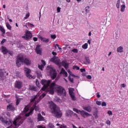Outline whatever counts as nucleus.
Instances as JSON below:
<instances>
[{
    "mask_svg": "<svg viewBox=\"0 0 128 128\" xmlns=\"http://www.w3.org/2000/svg\"><path fill=\"white\" fill-rule=\"evenodd\" d=\"M48 86H46V85H44V86H42V90L43 92H44V90H46V88H48Z\"/></svg>",
    "mask_w": 128,
    "mask_h": 128,
    "instance_id": "28",
    "label": "nucleus"
},
{
    "mask_svg": "<svg viewBox=\"0 0 128 128\" xmlns=\"http://www.w3.org/2000/svg\"><path fill=\"white\" fill-rule=\"evenodd\" d=\"M56 58H58L54 56L51 58L50 60L51 62H55V64H57V66H60V64H62V63L60 62V59L57 60Z\"/></svg>",
    "mask_w": 128,
    "mask_h": 128,
    "instance_id": "10",
    "label": "nucleus"
},
{
    "mask_svg": "<svg viewBox=\"0 0 128 128\" xmlns=\"http://www.w3.org/2000/svg\"><path fill=\"white\" fill-rule=\"evenodd\" d=\"M64 66L66 70L68 68V63L66 62V64L64 66Z\"/></svg>",
    "mask_w": 128,
    "mask_h": 128,
    "instance_id": "38",
    "label": "nucleus"
},
{
    "mask_svg": "<svg viewBox=\"0 0 128 128\" xmlns=\"http://www.w3.org/2000/svg\"><path fill=\"white\" fill-rule=\"evenodd\" d=\"M106 124H108V126H110V120H108L106 121Z\"/></svg>",
    "mask_w": 128,
    "mask_h": 128,
    "instance_id": "55",
    "label": "nucleus"
},
{
    "mask_svg": "<svg viewBox=\"0 0 128 128\" xmlns=\"http://www.w3.org/2000/svg\"><path fill=\"white\" fill-rule=\"evenodd\" d=\"M10 94H8V95L4 94L3 95V97H4L5 98H10Z\"/></svg>",
    "mask_w": 128,
    "mask_h": 128,
    "instance_id": "48",
    "label": "nucleus"
},
{
    "mask_svg": "<svg viewBox=\"0 0 128 128\" xmlns=\"http://www.w3.org/2000/svg\"><path fill=\"white\" fill-rule=\"evenodd\" d=\"M28 26H30V28H34V25L29 22L28 23Z\"/></svg>",
    "mask_w": 128,
    "mask_h": 128,
    "instance_id": "39",
    "label": "nucleus"
},
{
    "mask_svg": "<svg viewBox=\"0 0 128 128\" xmlns=\"http://www.w3.org/2000/svg\"><path fill=\"white\" fill-rule=\"evenodd\" d=\"M38 78H42V73H37Z\"/></svg>",
    "mask_w": 128,
    "mask_h": 128,
    "instance_id": "59",
    "label": "nucleus"
},
{
    "mask_svg": "<svg viewBox=\"0 0 128 128\" xmlns=\"http://www.w3.org/2000/svg\"><path fill=\"white\" fill-rule=\"evenodd\" d=\"M41 84H42V86H50V83L52 82L50 80H48V81L46 80H41Z\"/></svg>",
    "mask_w": 128,
    "mask_h": 128,
    "instance_id": "13",
    "label": "nucleus"
},
{
    "mask_svg": "<svg viewBox=\"0 0 128 128\" xmlns=\"http://www.w3.org/2000/svg\"><path fill=\"white\" fill-rule=\"evenodd\" d=\"M20 62H23L24 64L26 66H30L32 64V60H30V58L24 57V56H18L17 60H16V64L18 68L20 66Z\"/></svg>",
    "mask_w": 128,
    "mask_h": 128,
    "instance_id": "3",
    "label": "nucleus"
},
{
    "mask_svg": "<svg viewBox=\"0 0 128 128\" xmlns=\"http://www.w3.org/2000/svg\"><path fill=\"white\" fill-rule=\"evenodd\" d=\"M60 10H62V8L60 7L57 8V12H60Z\"/></svg>",
    "mask_w": 128,
    "mask_h": 128,
    "instance_id": "54",
    "label": "nucleus"
},
{
    "mask_svg": "<svg viewBox=\"0 0 128 128\" xmlns=\"http://www.w3.org/2000/svg\"><path fill=\"white\" fill-rule=\"evenodd\" d=\"M38 68H40V70H42V68H44V66L42 64L41 65H38Z\"/></svg>",
    "mask_w": 128,
    "mask_h": 128,
    "instance_id": "33",
    "label": "nucleus"
},
{
    "mask_svg": "<svg viewBox=\"0 0 128 128\" xmlns=\"http://www.w3.org/2000/svg\"><path fill=\"white\" fill-rule=\"evenodd\" d=\"M6 26L8 30H12V26L8 22L6 23Z\"/></svg>",
    "mask_w": 128,
    "mask_h": 128,
    "instance_id": "26",
    "label": "nucleus"
},
{
    "mask_svg": "<svg viewBox=\"0 0 128 128\" xmlns=\"http://www.w3.org/2000/svg\"><path fill=\"white\" fill-rule=\"evenodd\" d=\"M70 97L72 98L73 100H76V96H74V94L72 95H71Z\"/></svg>",
    "mask_w": 128,
    "mask_h": 128,
    "instance_id": "41",
    "label": "nucleus"
},
{
    "mask_svg": "<svg viewBox=\"0 0 128 128\" xmlns=\"http://www.w3.org/2000/svg\"><path fill=\"white\" fill-rule=\"evenodd\" d=\"M29 90H34L35 92H38V88H36V87L34 86H30Z\"/></svg>",
    "mask_w": 128,
    "mask_h": 128,
    "instance_id": "21",
    "label": "nucleus"
},
{
    "mask_svg": "<svg viewBox=\"0 0 128 128\" xmlns=\"http://www.w3.org/2000/svg\"><path fill=\"white\" fill-rule=\"evenodd\" d=\"M73 70H80V67L76 66H73Z\"/></svg>",
    "mask_w": 128,
    "mask_h": 128,
    "instance_id": "36",
    "label": "nucleus"
},
{
    "mask_svg": "<svg viewBox=\"0 0 128 128\" xmlns=\"http://www.w3.org/2000/svg\"><path fill=\"white\" fill-rule=\"evenodd\" d=\"M51 38H52L53 40H54L56 38V34L51 35Z\"/></svg>",
    "mask_w": 128,
    "mask_h": 128,
    "instance_id": "44",
    "label": "nucleus"
},
{
    "mask_svg": "<svg viewBox=\"0 0 128 128\" xmlns=\"http://www.w3.org/2000/svg\"><path fill=\"white\" fill-rule=\"evenodd\" d=\"M15 88L20 90L22 88V82L20 80H16L15 82Z\"/></svg>",
    "mask_w": 128,
    "mask_h": 128,
    "instance_id": "9",
    "label": "nucleus"
},
{
    "mask_svg": "<svg viewBox=\"0 0 128 128\" xmlns=\"http://www.w3.org/2000/svg\"><path fill=\"white\" fill-rule=\"evenodd\" d=\"M33 40H34V42H38V38H36V37H34V38H33Z\"/></svg>",
    "mask_w": 128,
    "mask_h": 128,
    "instance_id": "58",
    "label": "nucleus"
},
{
    "mask_svg": "<svg viewBox=\"0 0 128 128\" xmlns=\"http://www.w3.org/2000/svg\"><path fill=\"white\" fill-rule=\"evenodd\" d=\"M102 106H106V102H102Z\"/></svg>",
    "mask_w": 128,
    "mask_h": 128,
    "instance_id": "52",
    "label": "nucleus"
},
{
    "mask_svg": "<svg viewBox=\"0 0 128 128\" xmlns=\"http://www.w3.org/2000/svg\"><path fill=\"white\" fill-rule=\"evenodd\" d=\"M80 114L83 118H86V116L88 117V116H91L90 114H88V112L84 110H82L80 112Z\"/></svg>",
    "mask_w": 128,
    "mask_h": 128,
    "instance_id": "14",
    "label": "nucleus"
},
{
    "mask_svg": "<svg viewBox=\"0 0 128 128\" xmlns=\"http://www.w3.org/2000/svg\"><path fill=\"white\" fill-rule=\"evenodd\" d=\"M36 85L37 86H38V88H40V82H38V80H36Z\"/></svg>",
    "mask_w": 128,
    "mask_h": 128,
    "instance_id": "31",
    "label": "nucleus"
},
{
    "mask_svg": "<svg viewBox=\"0 0 128 128\" xmlns=\"http://www.w3.org/2000/svg\"><path fill=\"white\" fill-rule=\"evenodd\" d=\"M24 122V119L22 118H16L13 124H14L15 128L17 126H20V124H22Z\"/></svg>",
    "mask_w": 128,
    "mask_h": 128,
    "instance_id": "7",
    "label": "nucleus"
},
{
    "mask_svg": "<svg viewBox=\"0 0 128 128\" xmlns=\"http://www.w3.org/2000/svg\"><path fill=\"white\" fill-rule=\"evenodd\" d=\"M20 99H16V106H18L20 104Z\"/></svg>",
    "mask_w": 128,
    "mask_h": 128,
    "instance_id": "34",
    "label": "nucleus"
},
{
    "mask_svg": "<svg viewBox=\"0 0 128 128\" xmlns=\"http://www.w3.org/2000/svg\"><path fill=\"white\" fill-rule=\"evenodd\" d=\"M41 62H42V66H46V62H44V60H42Z\"/></svg>",
    "mask_w": 128,
    "mask_h": 128,
    "instance_id": "53",
    "label": "nucleus"
},
{
    "mask_svg": "<svg viewBox=\"0 0 128 128\" xmlns=\"http://www.w3.org/2000/svg\"><path fill=\"white\" fill-rule=\"evenodd\" d=\"M48 128H54V124H52L50 123Z\"/></svg>",
    "mask_w": 128,
    "mask_h": 128,
    "instance_id": "45",
    "label": "nucleus"
},
{
    "mask_svg": "<svg viewBox=\"0 0 128 128\" xmlns=\"http://www.w3.org/2000/svg\"><path fill=\"white\" fill-rule=\"evenodd\" d=\"M69 94L70 96H72V94H74V92L72 91H69Z\"/></svg>",
    "mask_w": 128,
    "mask_h": 128,
    "instance_id": "62",
    "label": "nucleus"
},
{
    "mask_svg": "<svg viewBox=\"0 0 128 128\" xmlns=\"http://www.w3.org/2000/svg\"><path fill=\"white\" fill-rule=\"evenodd\" d=\"M66 70H64V68H62L61 69V72H60V74H62L66 72Z\"/></svg>",
    "mask_w": 128,
    "mask_h": 128,
    "instance_id": "43",
    "label": "nucleus"
},
{
    "mask_svg": "<svg viewBox=\"0 0 128 128\" xmlns=\"http://www.w3.org/2000/svg\"><path fill=\"white\" fill-rule=\"evenodd\" d=\"M86 78L88 80H92V76L90 75H88Z\"/></svg>",
    "mask_w": 128,
    "mask_h": 128,
    "instance_id": "57",
    "label": "nucleus"
},
{
    "mask_svg": "<svg viewBox=\"0 0 128 128\" xmlns=\"http://www.w3.org/2000/svg\"><path fill=\"white\" fill-rule=\"evenodd\" d=\"M36 96H34L30 100L31 102H34L36 100Z\"/></svg>",
    "mask_w": 128,
    "mask_h": 128,
    "instance_id": "32",
    "label": "nucleus"
},
{
    "mask_svg": "<svg viewBox=\"0 0 128 128\" xmlns=\"http://www.w3.org/2000/svg\"><path fill=\"white\" fill-rule=\"evenodd\" d=\"M72 114H74V112L70 110H68L66 113V116L70 118L72 116Z\"/></svg>",
    "mask_w": 128,
    "mask_h": 128,
    "instance_id": "18",
    "label": "nucleus"
},
{
    "mask_svg": "<svg viewBox=\"0 0 128 128\" xmlns=\"http://www.w3.org/2000/svg\"><path fill=\"white\" fill-rule=\"evenodd\" d=\"M88 46V43H85L82 46V48H84V50H86Z\"/></svg>",
    "mask_w": 128,
    "mask_h": 128,
    "instance_id": "25",
    "label": "nucleus"
},
{
    "mask_svg": "<svg viewBox=\"0 0 128 128\" xmlns=\"http://www.w3.org/2000/svg\"><path fill=\"white\" fill-rule=\"evenodd\" d=\"M116 8H120V0H118L117 1Z\"/></svg>",
    "mask_w": 128,
    "mask_h": 128,
    "instance_id": "42",
    "label": "nucleus"
},
{
    "mask_svg": "<svg viewBox=\"0 0 128 128\" xmlns=\"http://www.w3.org/2000/svg\"><path fill=\"white\" fill-rule=\"evenodd\" d=\"M40 40L42 42H48V38L46 39V38L40 37Z\"/></svg>",
    "mask_w": 128,
    "mask_h": 128,
    "instance_id": "24",
    "label": "nucleus"
},
{
    "mask_svg": "<svg viewBox=\"0 0 128 128\" xmlns=\"http://www.w3.org/2000/svg\"><path fill=\"white\" fill-rule=\"evenodd\" d=\"M60 128H68L66 125H60Z\"/></svg>",
    "mask_w": 128,
    "mask_h": 128,
    "instance_id": "56",
    "label": "nucleus"
},
{
    "mask_svg": "<svg viewBox=\"0 0 128 128\" xmlns=\"http://www.w3.org/2000/svg\"><path fill=\"white\" fill-rule=\"evenodd\" d=\"M2 76H4V70L0 69V77L2 78Z\"/></svg>",
    "mask_w": 128,
    "mask_h": 128,
    "instance_id": "29",
    "label": "nucleus"
},
{
    "mask_svg": "<svg viewBox=\"0 0 128 128\" xmlns=\"http://www.w3.org/2000/svg\"><path fill=\"white\" fill-rule=\"evenodd\" d=\"M40 110V108L38 106H36V103H34L32 107L31 108L30 112L28 113L25 114V116H32L34 112V110L38 111Z\"/></svg>",
    "mask_w": 128,
    "mask_h": 128,
    "instance_id": "5",
    "label": "nucleus"
},
{
    "mask_svg": "<svg viewBox=\"0 0 128 128\" xmlns=\"http://www.w3.org/2000/svg\"><path fill=\"white\" fill-rule=\"evenodd\" d=\"M96 104L98 106H100L102 104V102L100 101L97 100L96 102Z\"/></svg>",
    "mask_w": 128,
    "mask_h": 128,
    "instance_id": "49",
    "label": "nucleus"
},
{
    "mask_svg": "<svg viewBox=\"0 0 128 128\" xmlns=\"http://www.w3.org/2000/svg\"><path fill=\"white\" fill-rule=\"evenodd\" d=\"M66 64V61L65 60H63L62 61V62H61V64H62V66H64V64Z\"/></svg>",
    "mask_w": 128,
    "mask_h": 128,
    "instance_id": "50",
    "label": "nucleus"
},
{
    "mask_svg": "<svg viewBox=\"0 0 128 128\" xmlns=\"http://www.w3.org/2000/svg\"><path fill=\"white\" fill-rule=\"evenodd\" d=\"M15 110H16V108H14V104L10 103V104H9L8 106H7V110L14 112Z\"/></svg>",
    "mask_w": 128,
    "mask_h": 128,
    "instance_id": "11",
    "label": "nucleus"
},
{
    "mask_svg": "<svg viewBox=\"0 0 128 128\" xmlns=\"http://www.w3.org/2000/svg\"><path fill=\"white\" fill-rule=\"evenodd\" d=\"M24 70L26 72V76H27L28 78H32V76L30 74L32 70L28 68H25Z\"/></svg>",
    "mask_w": 128,
    "mask_h": 128,
    "instance_id": "12",
    "label": "nucleus"
},
{
    "mask_svg": "<svg viewBox=\"0 0 128 128\" xmlns=\"http://www.w3.org/2000/svg\"><path fill=\"white\" fill-rule=\"evenodd\" d=\"M32 38V34L29 30H27L24 36H22V38H24L26 40H28Z\"/></svg>",
    "mask_w": 128,
    "mask_h": 128,
    "instance_id": "8",
    "label": "nucleus"
},
{
    "mask_svg": "<svg viewBox=\"0 0 128 128\" xmlns=\"http://www.w3.org/2000/svg\"><path fill=\"white\" fill-rule=\"evenodd\" d=\"M72 52H74L75 54H78V49L76 48H74L72 50Z\"/></svg>",
    "mask_w": 128,
    "mask_h": 128,
    "instance_id": "40",
    "label": "nucleus"
},
{
    "mask_svg": "<svg viewBox=\"0 0 128 128\" xmlns=\"http://www.w3.org/2000/svg\"><path fill=\"white\" fill-rule=\"evenodd\" d=\"M52 54L53 56H56V52H52Z\"/></svg>",
    "mask_w": 128,
    "mask_h": 128,
    "instance_id": "64",
    "label": "nucleus"
},
{
    "mask_svg": "<svg viewBox=\"0 0 128 128\" xmlns=\"http://www.w3.org/2000/svg\"><path fill=\"white\" fill-rule=\"evenodd\" d=\"M126 10V5L122 4L121 6L120 12H124Z\"/></svg>",
    "mask_w": 128,
    "mask_h": 128,
    "instance_id": "27",
    "label": "nucleus"
},
{
    "mask_svg": "<svg viewBox=\"0 0 128 128\" xmlns=\"http://www.w3.org/2000/svg\"><path fill=\"white\" fill-rule=\"evenodd\" d=\"M68 78L70 82H72V84H74V78H71L70 76H69Z\"/></svg>",
    "mask_w": 128,
    "mask_h": 128,
    "instance_id": "37",
    "label": "nucleus"
},
{
    "mask_svg": "<svg viewBox=\"0 0 128 128\" xmlns=\"http://www.w3.org/2000/svg\"><path fill=\"white\" fill-rule=\"evenodd\" d=\"M83 108L84 110L88 112H90L92 110V106H86L85 107H84Z\"/></svg>",
    "mask_w": 128,
    "mask_h": 128,
    "instance_id": "19",
    "label": "nucleus"
},
{
    "mask_svg": "<svg viewBox=\"0 0 128 128\" xmlns=\"http://www.w3.org/2000/svg\"><path fill=\"white\" fill-rule=\"evenodd\" d=\"M28 110H29L28 106H26L24 108V112H28Z\"/></svg>",
    "mask_w": 128,
    "mask_h": 128,
    "instance_id": "35",
    "label": "nucleus"
},
{
    "mask_svg": "<svg viewBox=\"0 0 128 128\" xmlns=\"http://www.w3.org/2000/svg\"><path fill=\"white\" fill-rule=\"evenodd\" d=\"M30 18V13L26 14V16L24 18H25V20H26V18Z\"/></svg>",
    "mask_w": 128,
    "mask_h": 128,
    "instance_id": "46",
    "label": "nucleus"
},
{
    "mask_svg": "<svg viewBox=\"0 0 128 128\" xmlns=\"http://www.w3.org/2000/svg\"><path fill=\"white\" fill-rule=\"evenodd\" d=\"M50 108L51 112L54 114L56 118H62V111H60V108L56 106V104H54V103H52L50 104Z\"/></svg>",
    "mask_w": 128,
    "mask_h": 128,
    "instance_id": "2",
    "label": "nucleus"
},
{
    "mask_svg": "<svg viewBox=\"0 0 128 128\" xmlns=\"http://www.w3.org/2000/svg\"><path fill=\"white\" fill-rule=\"evenodd\" d=\"M73 110L74 112H77V114H80V112H82V110H78V109H76V108H73Z\"/></svg>",
    "mask_w": 128,
    "mask_h": 128,
    "instance_id": "30",
    "label": "nucleus"
},
{
    "mask_svg": "<svg viewBox=\"0 0 128 128\" xmlns=\"http://www.w3.org/2000/svg\"><path fill=\"white\" fill-rule=\"evenodd\" d=\"M85 60H86V64H90V58L88 57H86L85 58Z\"/></svg>",
    "mask_w": 128,
    "mask_h": 128,
    "instance_id": "23",
    "label": "nucleus"
},
{
    "mask_svg": "<svg viewBox=\"0 0 128 128\" xmlns=\"http://www.w3.org/2000/svg\"><path fill=\"white\" fill-rule=\"evenodd\" d=\"M1 50L4 54H6L8 52V48H6V47L4 46H2L1 48Z\"/></svg>",
    "mask_w": 128,
    "mask_h": 128,
    "instance_id": "17",
    "label": "nucleus"
},
{
    "mask_svg": "<svg viewBox=\"0 0 128 128\" xmlns=\"http://www.w3.org/2000/svg\"><path fill=\"white\" fill-rule=\"evenodd\" d=\"M55 90H56L58 96H66V92L64 90V88L62 86L57 85L56 84V82H52L50 86L49 94H54Z\"/></svg>",
    "mask_w": 128,
    "mask_h": 128,
    "instance_id": "1",
    "label": "nucleus"
},
{
    "mask_svg": "<svg viewBox=\"0 0 128 128\" xmlns=\"http://www.w3.org/2000/svg\"><path fill=\"white\" fill-rule=\"evenodd\" d=\"M0 30L2 32V36H4V34H6V30H4V28L2 26H0Z\"/></svg>",
    "mask_w": 128,
    "mask_h": 128,
    "instance_id": "20",
    "label": "nucleus"
},
{
    "mask_svg": "<svg viewBox=\"0 0 128 128\" xmlns=\"http://www.w3.org/2000/svg\"><path fill=\"white\" fill-rule=\"evenodd\" d=\"M0 120H1L2 122L5 126H10V124H12V120L10 118H6V119L4 120V117L0 116Z\"/></svg>",
    "mask_w": 128,
    "mask_h": 128,
    "instance_id": "4",
    "label": "nucleus"
},
{
    "mask_svg": "<svg viewBox=\"0 0 128 128\" xmlns=\"http://www.w3.org/2000/svg\"><path fill=\"white\" fill-rule=\"evenodd\" d=\"M121 86H122V88H126V86L124 84H122Z\"/></svg>",
    "mask_w": 128,
    "mask_h": 128,
    "instance_id": "63",
    "label": "nucleus"
},
{
    "mask_svg": "<svg viewBox=\"0 0 128 128\" xmlns=\"http://www.w3.org/2000/svg\"><path fill=\"white\" fill-rule=\"evenodd\" d=\"M80 70L81 72H86V69L85 68H81Z\"/></svg>",
    "mask_w": 128,
    "mask_h": 128,
    "instance_id": "60",
    "label": "nucleus"
},
{
    "mask_svg": "<svg viewBox=\"0 0 128 128\" xmlns=\"http://www.w3.org/2000/svg\"><path fill=\"white\" fill-rule=\"evenodd\" d=\"M37 120L38 122H44V118L42 116V114H38Z\"/></svg>",
    "mask_w": 128,
    "mask_h": 128,
    "instance_id": "16",
    "label": "nucleus"
},
{
    "mask_svg": "<svg viewBox=\"0 0 128 128\" xmlns=\"http://www.w3.org/2000/svg\"><path fill=\"white\" fill-rule=\"evenodd\" d=\"M46 70H50V74L52 80H54V78H56V70H54L52 67H50V66H48L46 68Z\"/></svg>",
    "mask_w": 128,
    "mask_h": 128,
    "instance_id": "6",
    "label": "nucleus"
},
{
    "mask_svg": "<svg viewBox=\"0 0 128 128\" xmlns=\"http://www.w3.org/2000/svg\"><path fill=\"white\" fill-rule=\"evenodd\" d=\"M118 52H124V48L122 46H119L117 48Z\"/></svg>",
    "mask_w": 128,
    "mask_h": 128,
    "instance_id": "22",
    "label": "nucleus"
},
{
    "mask_svg": "<svg viewBox=\"0 0 128 128\" xmlns=\"http://www.w3.org/2000/svg\"><path fill=\"white\" fill-rule=\"evenodd\" d=\"M108 114L109 116H112V110H108Z\"/></svg>",
    "mask_w": 128,
    "mask_h": 128,
    "instance_id": "51",
    "label": "nucleus"
},
{
    "mask_svg": "<svg viewBox=\"0 0 128 128\" xmlns=\"http://www.w3.org/2000/svg\"><path fill=\"white\" fill-rule=\"evenodd\" d=\"M35 50L38 54H42V50H40V46L37 45Z\"/></svg>",
    "mask_w": 128,
    "mask_h": 128,
    "instance_id": "15",
    "label": "nucleus"
},
{
    "mask_svg": "<svg viewBox=\"0 0 128 128\" xmlns=\"http://www.w3.org/2000/svg\"><path fill=\"white\" fill-rule=\"evenodd\" d=\"M63 74H64L66 78L68 77V72H65Z\"/></svg>",
    "mask_w": 128,
    "mask_h": 128,
    "instance_id": "61",
    "label": "nucleus"
},
{
    "mask_svg": "<svg viewBox=\"0 0 128 128\" xmlns=\"http://www.w3.org/2000/svg\"><path fill=\"white\" fill-rule=\"evenodd\" d=\"M6 41V40L3 38L2 40L1 41V44H4L5 42Z\"/></svg>",
    "mask_w": 128,
    "mask_h": 128,
    "instance_id": "47",
    "label": "nucleus"
}]
</instances>
